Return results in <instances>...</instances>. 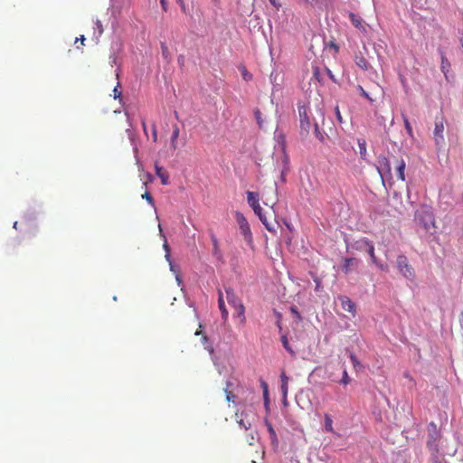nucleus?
Listing matches in <instances>:
<instances>
[{
  "label": "nucleus",
  "instance_id": "1",
  "mask_svg": "<svg viewBox=\"0 0 463 463\" xmlns=\"http://www.w3.org/2000/svg\"><path fill=\"white\" fill-rule=\"evenodd\" d=\"M414 220L426 231H429L435 225L434 214L428 205H420V208L416 210Z\"/></svg>",
  "mask_w": 463,
  "mask_h": 463
},
{
  "label": "nucleus",
  "instance_id": "2",
  "mask_svg": "<svg viewBox=\"0 0 463 463\" xmlns=\"http://www.w3.org/2000/svg\"><path fill=\"white\" fill-rule=\"evenodd\" d=\"M427 448L432 454H438L439 450V442L442 438L440 430L438 428L435 422L431 421L427 426Z\"/></svg>",
  "mask_w": 463,
  "mask_h": 463
},
{
  "label": "nucleus",
  "instance_id": "3",
  "mask_svg": "<svg viewBox=\"0 0 463 463\" xmlns=\"http://www.w3.org/2000/svg\"><path fill=\"white\" fill-rule=\"evenodd\" d=\"M235 220L239 225L241 233L242 234L244 240L248 243H251L252 242V233L250 231V224H249L247 219L245 218V216L241 213L236 212L235 213Z\"/></svg>",
  "mask_w": 463,
  "mask_h": 463
},
{
  "label": "nucleus",
  "instance_id": "4",
  "mask_svg": "<svg viewBox=\"0 0 463 463\" xmlns=\"http://www.w3.org/2000/svg\"><path fill=\"white\" fill-rule=\"evenodd\" d=\"M397 267L401 274L406 279H412L414 277V270L409 264L408 259L404 255L397 257Z\"/></svg>",
  "mask_w": 463,
  "mask_h": 463
},
{
  "label": "nucleus",
  "instance_id": "5",
  "mask_svg": "<svg viewBox=\"0 0 463 463\" xmlns=\"http://www.w3.org/2000/svg\"><path fill=\"white\" fill-rule=\"evenodd\" d=\"M298 110L300 121V128L302 130L308 133L311 127L310 117L308 115V109L305 105L298 104Z\"/></svg>",
  "mask_w": 463,
  "mask_h": 463
},
{
  "label": "nucleus",
  "instance_id": "6",
  "mask_svg": "<svg viewBox=\"0 0 463 463\" xmlns=\"http://www.w3.org/2000/svg\"><path fill=\"white\" fill-rule=\"evenodd\" d=\"M377 171L382 179L391 177L392 166L389 160L385 156H379L377 160Z\"/></svg>",
  "mask_w": 463,
  "mask_h": 463
},
{
  "label": "nucleus",
  "instance_id": "7",
  "mask_svg": "<svg viewBox=\"0 0 463 463\" xmlns=\"http://www.w3.org/2000/svg\"><path fill=\"white\" fill-rule=\"evenodd\" d=\"M361 264V260L357 258H345L343 260L341 269L345 274L356 270Z\"/></svg>",
  "mask_w": 463,
  "mask_h": 463
},
{
  "label": "nucleus",
  "instance_id": "8",
  "mask_svg": "<svg viewBox=\"0 0 463 463\" xmlns=\"http://www.w3.org/2000/svg\"><path fill=\"white\" fill-rule=\"evenodd\" d=\"M443 131H444L443 118L442 117L440 118H436L435 128H434V138H435V143L437 146L442 144L444 141Z\"/></svg>",
  "mask_w": 463,
  "mask_h": 463
},
{
  "label": "nucleus",
  "instance_id": "9",
  "mask_svg": "<svg viewBox=\"0 0 463 463\" xmlns=\"http://www.w3.org/2000/svg\"><path fill=\"white\" fill-rule=\"evenodd\" d=\"M339 300L341 302L342 308L354 317L356 313L355 304L345 296L339 297Z\"/></svg>",
  "mask_w": 463,
  "mask_h": 463
},
{
  "label": "nucleus",
  "instance_id": "10",
  "mask_svg": "<svg viewBox=\"0 0 463 463\" xmlns=\"http://www.w3.org/2000/svg\"><path fill=\"white\" fill-rule=\"evenodd\" d=\"M156 175L160 178L161 184L163 185H167L169 184V175L164 167L156 165Z\"/></svg>",
  "mask_w": 463,
  "mask_h": 463
},
{
  "label": "nucleus",
  "instance_id": "11",
  "mask_svg": "<svg viewBox=\"0 0 463 463\" xmlns=\"http://www.w3.org/2000/svg\"><path fill=\"white\" fill-rule=\"evenodd\" d=\"M226 294H227V301L232 307H235L238 305L242 304L241 298L235 295L232 288H227Z\"/></svg>",
  "mask_w": 463,
  "mask_h": 463
},
{
  "label": "nucleus",
  "instance_id": "12",
  "mask_svg": "<svg viewBox=\"0 0 463 463\" xmlns=\"http://www.w3.org/2000/svg\"><path fill=\"white\" fill-rule=\"evenodd\" d=\"M247 201L251 208H256V206L260 205V196L258 193L255 192H247Z\"/></svg>",
  "mask_w": 463,
  "mask_h": 463
},
{
  "label": "nucleus",
  "instance_id": "13",
  "mask_svg": "<svg viewBox=\"0 0 463 463\" xmlns=\"http://www.w3.org/2000/svg\"><path fill=\"white\" fill-rule=\"evenodd\" d=\"M259 219L269 232L274 234L277 232L278 222L272 223L269 222L267 216L264 213Z\"/></svg>",
  "mask_w": 463,
  "mask_h": 463
},
{
  "label": "nucleus",
  "instance_id": "14",
  "mask_svg": "<svg viewBox=\"0 0 463 463\" xmlns=\"http://www.w3.org/2000/svg\"><path fill=\"white\" fill-rule=\"evenodd\" d=\"M363 242L366 245L367 247V252L371 258V260L373 264H378V259L376 258L375 256V253H374V246L373 244L372 241H368V240H364Z\"/></svg>",
  "mask_w": 463,
  "mask_h": 463
},
{
  "label": "nucleus",
  "instance_id": "15",
  "mask_svg": "<svg viewBox=\"0 0 463 463\" xmlns=\"http://www.w3.org/2000/svg\"><path fill=\"white\" fill-rule=\"evenodd\" d=\"M218 306L219 309L221 310L222 319L226 320L228 318L229 313L225 307L222 291H219Z\"/></svg>",
  "mask_w": 463,
  "mask_h": 463
},
{
  "label": "nucleus",
  "instance_id": "16",
  "mask_svg": "<svg viewBox=\"0 0 463 463\" xmlns=\"http://www.w3.org/2000/svg\"><path fill=\"white\" fill-rule=\"evenodd\" d=\"M355 64L364 71L369 70L370 63L363 55H356L354 59Z\"/></svg>",
  "mask_w": 463,
  "mask_h": 463
},
{
  "label": "nucleus",
  "instance_id": "17",
  "mask_svg": "<svg viewBox=\"0 0 463 463\" xmlns=\"http://www.w3.org/2000/svg\"><path fill=\"white\" fill-rule=\"evenodd\" d=\"M180 134V129L177 125H174L171 136V147L175 150L177 148V139Z\"/></svg>",
  "mask_w": 463,
  "mask_h": 463
},
{
  "label": "nucleus",
  "instance_id": "18",
  "mask_svg": "<svg viewBox=\"0 0 463 463\" xmlns=\"http://www.w3.org/2000/svg\"><path fill=\"white\" fill-rule=\"evenodd\" d=\"M234 310H235V314L234 316L238 317L239 318H241V322L242 325L245 324L246 322V317H245V307L243 304H241V305H238L237 307H233Z\"/></svg>",
  "mask_w": 463,
  "mask_h": 463
},
{
  "label": "nucleus",
  "instance_id": "19",
  "mask_svg": "<svg viewBox=\"0 0 463 463\" xmlns=\"http://www.w3.org/2000/svg\"><path fill=\"white\" fill-rule=\"evenodd\" d=\"M405 166H406V164L403 159H402L398 162L397 175H398V178L402 181L405 180V175H404Z\"/></svg>",
  "mask_w": 463,
  "mask_h": 463
},
{
  "label": "nucleus",
  "instance_id": "20",
  "mask_svg": "<svg viewBox=\"0 0 463 463\" xmlns=\"http://www.w3.org/2000/svg\"><path fill=\"white\" fill-rule=\"evenodd\" d=\"M325 430L327 432L335 433L334 428H333V420L331 416L327 413L325 414Z\"/></svg>",
  "mask_w": 463,
  "mask_h": 463
},
{
  "label": "nucleus",
  "instance_id": "21",
  "mask_svg": "<svg viewBox=\"0 0 463 463\" xmlns=\"http://www.w3.org/2000/svg\"><path fill=\"white\" fill-rule=\"evenodd\" d=\"M281 342H282V345H283V347L292 355L294 356L295 355V352L294 350L292 349V347L290 346L289 345V342H288V336L287 335L285 334H282L281 335Z\"/></svg>",
  "mask_w": 463,
  "mask_h": 463
},
{
  "label": "nucleus",
  "instance_id": "22",
  "mask_svg": "<svg viewBox=\"0 0 463 463\" xmlns=\"http://www.w3.org/2000/svg\"><path fill=\"white\" fill-rule=\"evenodd\" d=\"M239 70L244 80L250 81L252 80V74L247 70V68L244 65H241L239 67Z\"/></svg>",
  "mask_w": 463,
  "mask_h": 463
},
{
  "label": "nucleus",
  "instance_id": "23",
  "mask_svg": "<svg viewBox=\"0 0 463 463\" xmlns=\"http://www.w3.org/2000/svg\"><path fill=\"white\" fill-rule=\"evenodd\" d=\"M232 385V383L231 382H227L226 383V386L223 389L224 392H225V395H226V401L227 402H233L234 401V395L229 390Z\"/></svg>",
  "mask_w": 463,
  "mask_h": 463
},
{
  "label": "nucleus",
  "instance_id": "24",
  "mask_svg": "<svg viewBox=\"0 0 463 463\" xmlns=\"http://www.w3.org/2000/svg\"><path fill=\"white\" fill-rule=\"evenodd\" d=\"M338 383L343 385H347L351 383V378L349 377L345 368L343 369V376L341 379L338 378Z\"/></svg>",
  "mask_w": 463,
  "mask_h": 463
},
{
  "label": "nucleus",
  "instance_id": "25",
  "mask_svg": "<svg viewBox=\"0 0 463 463\" xmlns=\"http://www.w3.org/2000/svg\"><path fill=\"white\" fill-rule=\"evenodd\" d=\"M349 356H350V360L352 362L354 368L357 371L362 369L363 366H362L361 363L359 362L358 358L356 357V355L354 354L353 353H351Z\"/></svg>",
  "mask_w": 463,
  "mask_h": 463
},
{
  "label": "nucleus",
  "instance_id": "26",
  "mask_svg": "<svg viewBox=\"0 0 463 463\" xmlns=\"http://www.w3.org/2000/svg\"><path fill=\"white\" fill-rule=\"evenodd\" d=\"M440 67H441V71L446 75L447 72L449 71V67H450V63H449V61H448V59L444 55L441 56V66Z\"/></svg>",
  "mask_w": 463,
  "mask_h": 463
},
{
  "label": "nucleus",
  "instance_id": "27",
  "mask_svg": "<svg viewBox=\"0 0 463 463\" xmlns=\"http://www.w3.org/2000/svg\"><path fill=\"white\" fill-rule=\"evenodd\" d=\"M349 17H350V20H351L352 24H353L355 27L359 28V27H361V26H362V19H361V18L357 17V16H356L354 14H353V13H351V14H349Z\"/></svg>",
  "mask_w": 463,
  "mask_h": 463
},
{
  "label": "nucleus",
  "instance_id": "28",
  "mask_svg": "<svg viewBox=\"0 0 463 463\" xmlns=\"http://www.w3.org/2000/svg\"><path fill=\"white\" fill-rule=\"evenodd\" d=\"M254 117L256 118V121H257V124L259 125L260 128H262L263 126V118H262V114L260 112V110L259 109H256L254 110Z\"/></svg>",
  "mask_w": 463,
  "mask_h": 463
},
{
  "label": "nucleus",
  "instance_id": "29",
  "mask_svg": "<svg viewBox=\"0 0 463 463\" xmlns=\"http://www.w3.org/2000/svg\"><path fill=\"white\" fill-rule=\"evenodd\" d=\"M164 249H165V258H166V260L169 261V263H170V268H171V269L173 270V269H174V266H173V264H172V262H171L170 248H169V245H168V243H167L166 240H165Z\"/></svg>",
  "mask_w": 463,
  "mask_h": 463
},
{
  "label": "nucleus",
  "instance_id": "30",
  "mask_svg": "<svg viewBox=\"0 0 463 463\" xmlns=\"http://www.w3.org/2000/svg\"><path fill=\"white\" fill-rule=\"evenodd\" d=\"M403 121H404V127H405V129H406V132L407 134L411 137H413V132H412V128L409 122V119L404 117L403 118Z\"/></svg>",
  "mask_w": 463,
  "mask_h": 463
},
{
  "label": "nucleus",
  "instance_id": "31",
  "mask_svg": "<svg viewBox=\"0 0 463 463\" xmlns=\"http://www.w3.org/2000/svg\"><path fill=\"white\" fill-rule=\"evenodd\" d=\"M301 3L305 5H308L310 6H316L323 4L326 0H299Z\"/></svg>",
  "mask_w": 463,
  "mask_h": 463
},
{
  "label": "nucleus",
  "instance_id": "32",
  "mask_svg": "<svg viewBox=\"0 0 463 463\" xmlns=\"http://www.w3.org/2000/svg\"><path fill=\"white\" fill-rule=\"evenodd\" d=\"M142 198L145 199L151 206L155 207V200L149 192L143 194Z\"/></svg>",
  "mask_w": 463,
  "mask_h": 463
},
{
  "label": "nucleus",
  "instance_id": "33",
  "mask_svg": "<svg viewBox=\"0 0 463 463\" xmlns=\"http://www.w3.org/2000/svg\"><path fill=\"white\" fill-rule=\"evenodd\" d=\"M211 239H212V241H213V254L214 255H217L219 253V243H218V240L217 238L215 237L214 234H213L211 236Z\"/></svg>",
  "mask_w": 463,
  "mask_h": 463
},
{
  "label": "nucleus",
  "instance_id": "34",
  "mask_svg": "<svg viewBox=\"0 0 463 463\" xmlns=\"http://www.w3.org/2000/svg\"><path fill=\"white\" fill-rule=\"evenodd\" d=\"M267 428H268V431L270 435V438L273 440H277V434H276V431H275L273 426L271 425V423L267 422Z\"/></svg>",
  "mask_w": 463,
  "mask_h": 463
},
{
  "label": "nucleus",
  "instance_id": "35",
  "mask_svg": "<svg viewBox=\"0 0 463 463\" xmlns=\"http://www.w3.org/2000/svg\"><path fill=\"white\" fill-rule=\"evenodd\" d=\"M326 373V377L328 380H330L333 383H338V377L333 372H327Z\"/></svg>",
  "mask_w": 463,
  "mask_h": 463
},
{
  "label": "nucleus",
  "instance_id": "36",
  "mask_svg": "<svg viewBox=\"0 0 463 463\" xmlns=\"http://www.w3.org/2000/svg\"><path fill=\"white\" fill-rule=\"evenodd\" d=\"M275 315L277 317V326L279 327V332L281 333L282 331V326H281V318H282V316L280 313L279 312H275Z\"/></svg>",
  "mask_w": 463,
  "mask_h": 463
},
{
  "label": "nucleus",
  "instance_id": "37",
  "mask_svg": "<svg viewBox=\"0 0 463 463\" xmlns=\"http://www.w3.org/2000/svg\"><path fill=\"white\" fill-rule=\"evenodd\" d=\"M177 4L180 5V8L184 14L187 12V5L184 3V0H176Z\"/></svg>",
  "mask_w": 463,
  "mask_h": 463
},
{
  "label": "nucleus",
  "instance_id": "38",
  "mask_svg": "<svg viewBox=\"0 0 463 463\" xmlns=\"http://www.w3.org/2000/svg\"><path fill=\"white\" fill-rule=\"evenodd\" d=\"M335 114L339 123L343 122V117L341 115L340 109L338 106H335Z\"/></svg>",
  "mask_w": 463,
  "mask_h": 463
},
{
  "label": "nucleus",
  "instance_id": "39",
  "mask_svg": "<svg viewBox=\"0 0 463 463\" xmlns=\"http://www.w3.org/2000/svg\"><path fill=\"white\" fill-rule=\"evenodd\" d=\"M281 392L283 394L284 400H287L288 397V384H281Z\"/></svg>",
  "mask_w": 463,
  "mask_h": 463
},
{
  "label": "nucleus",
  "instance_id": "40",
  "mask_svg": "<svg viewBox=\"0 0 463 463\" xmlns=\"http://www.w3.org/2000/svg\"><path fill=\"white\" fill-rule=\"evenodd\" d=\"M290 311L292 314H294L296 316V317L298 318V321L302 320V317L299 314V312L298 311V308L296 307H291Z\"/></svg>",
  "mask_w": 463,
  "mask_h": 463
},
{
  "label": "nucleus",
  "instance_id": "41",
  "mask_svg": "<svg viewBox=\"0 0 463 463\" xmlns=\"http://www.w3.org/2000/svg\"><path fill=\"white\" fill-rule=\"evenodd\" d=\"M314 127H315V134H316L317 137L319 138L320 140H323L324 139V136L320 132L318 125L317 123H315Z\"/></svg>",
  "mask_w": 463,
  "mask_h": 463
},
{
  "label": "nucleus",
  "instance_id": "42",
  "mask_svg": "<svg viewBox=\"0 0 463 463\" xmlns=\"http://www.w3.org/2000/svg\"><path fill=\"white\" fill-rule=\"evenodd\" d=\"M358 89L360 90V93L363 97H364L365 99H369V100H372L371 97L369 96V94L364 90V88L362 86H358Z\"/></svg>",
  "mask_w": 463,
  "mask_h": 463
},
{
  "label": "nucleus",
  "instance_id": "43",
  "mask_svg": "<svg viewBox=\"0 0 463 463\" xmlns=\"http://www.w3.org/2000/svg\"><path fill=\"white\" fill-rule=\"evenodd\" d=\"M252 210L254 213L258 215L259 218L263 214L260 204L259 206H256V208H252Z\"/></svg>",
  "mask_w": 463,
  "mask_h": 463
},
{
  "label": "nucleus",
  "instance_id": "44",
  "mask_svg": "<svg viewBox=\"0 0 463 463\" xmlns=\"http://www.w3.org/2000/svg\"><path fill=\"white\" fill-rule=\"evenodd\" d=\"M269 1L275 7L276 10H279L281 7V3L279 0H269Z\"/></svg>",
  "mask_w": 463,
  "mask_h": 463
},
{
  "label": "nucleus",
  "instance_id": "45",
  "mask_svg": "<svg viewBox=\"0 0 463 463\" xmlns=\"http://www.w3.org/2000/svg\"><path fill=\"white\" fill-rule=\"evenodd\" d=\"M152 138H153V142H156L157 141V131H156V125L154 124L153 125V128H152Z\"/></svg>",
  "mask_w": 463,
  "mask_h": 463
},
{
  "label": "nucleus",
  "instance_id": "46",
  "mask_svg": "<svg viewBox=\"0 0 463 463\" xmlns=\"http://www.w3.org/2000/svg\"><path fill=\"white\" fill-rule=\"evenodd\" d=\"M381 270L388 271V265L383 264L378 260V264H375Z\"/></svg>",
  "mask_w": 463,
  "mask_h": 463
},
{
  "label": "nucleus",
  "instance_id": "47",
  "mask_svg": "<svg viewBox=\"0 0 463 463\" xmlns=\"http://www.w3.org/2000/svg\"><path fill=\"white\" fill-rule=\"evenodd\" d=\"M280 379H281V384H288V377L286 375L285 373H282L281 375H280Z\"/></svg>",
  "mask_w": 463,
  "mask_h": 463
},
{
  "label": "nucleus",
  "instance_id": "48",
  "mask_svg": "<svg viewBox=\"0 0 463 463\" xmlns=\"http://www.w3.org/2000/svg\"><path fill=\"white\" fill-rule=\"evenodd\" d=\"M161 49H162V53L165 57H166L167 53H168V48L167 46L165 45V43H161Z\"/></svg>",
  "mask_w": 463,
  "mask_h": 463
},
{
  "label": "nucleus",
  "instance_id": "49",
  "mask_svg": "<svg viewBox=\"0 0 463 463\" xmlns=\"http://www.w3.org/2000/svg\"><path fill=\"white\" fill-rule=\"evenodd\" d=\"M95 24H96L97 29L99 30V34H101L103 33V27H102L101 22L99 20H97Z\"/></svg>",
  "mask_w": 463,
  "mask_h": 463
},
{
  "label": "nucleus",
  "instance_id": "50",
  "mask_svg": "<svg viewBox=\"0 0 463 463\" xmlns=\"http://www.w3.org/2000/svg\"><path fill=\"white\" fill-rule=\"evenodd\" d=\"M113 93H114V98L115 99L120 97L121 92L118 90V86L115 87V89L113 90Z\"/></svg>",
  "mask_w": 463,
  "mask_h": 463
},
{
  "label": "nucleus",
  "instance_id": "51",
  "mask_svg": "<svg viewBox=\"0 0 463 463\" xmlns=\"http://www.w3.org/2000/svg\"><path fill=\"white\" fill-rule=\"evenodd\" d=\"M141 123H142V128H143L144 134L147 137L148 134H147V129H146V125L145 119H143Z\"/></svg>",
  "mask_w": 463,
  "mask_h": 463
},
{
  "label": "nucleus",
  "instance_id": "52",
  "mask_svg": "<svg viewBox=\"0 0 463 463\" xmlns=\"http://www.w3.org/2000/svg\"><path fill=\"white\" fill-rule=\"evenodd\" d=\"M160 4H161V6H162V9L164 11H166L167 10V4H166V0H160Z\"/></svg>",
  "mask_w": 463,
  "mask_h": 463
},
{
  "label": "nucleus",
  "instance_id": "53",
  "mask_svg": "<svg viewBox=\"0 0 463 463\" xmlns=\"http://www.w3.org/2000/svg\"><path fill=\"white\" fill-rule=\"evenodd\" d=\"M359 147L361 149V154H363L364 152H365V142L363 141V143L359 142Z\"/></svg>",
  "mask_w": 463,
  "mask_h": 463
},
{
  "label": "nucleus",
  "instance_id": "54",
  "mask_svg": "<svg viewBox=\"0 0 463 463\" xmlns=\"http://www.w3.org/2000/svg\"><path fill=\"white\" fill-rule=\"evenodd\" d=\"M260 385H261V387L263 389V392L265 390L269 389L268 383L265 381H263V380H260Z\"/></svg>",
  "mask_w": 463,
  "mask_h": 463
},
{
  "label": "nucleus",
  "instance_id": "55",
  "mask_svg": "<svg viewBox=\"0 0 463 463\" xmlns=\"http://www.w3.org/2000/svg\"><path fill=\"white\" fill-rule=\"evenodd\" d=\"M127 132L128 134V137H129L131 143L134 145V135H133V133L129 129H128Z\"/></svg>",
  "mask_w": 463,
  "mask_h": 463
},
{
  "label": "nucleus",
  "instance_id": "56",
  "mask_svg": "<svg viewBox=\"0 0 463 463\" xmlns=\"http://www.w3.org/2000/svg\"><path fill=\"white\" fill-rule=\"evenodd\" d=\"M239 423H240V425H241V427H243L245 430H248V429L250 428V424H249V425H246V424H245V422H244L242 420H240V421H239Z\"/></svg>",
  "mask_w": 463,
  "mask_h": 463
},
{
  "label": "nucleus",
  "instance_id": "57",
  "mask_svg": "<svg viewBox=\"0 0 463 463\" xmlns=\"http://www.w3.org/2000/svg\"><path fill=\"white\" fill-rule=\"evenodd\" d=\"M81 42V44H83V42L85 41V38L83 35L80 36V38H76V41H75V43H77V42Z\"/></svg>",
  "mask_w": 463,
  "mask_h": 463
},
{
  "label": "nucleus",
  "instance_id": "58",
  "mask_svg": "<svg viewBox=\"0 0 463 463\" xmlns=\"http://www.w3.org/2000/svg\"><path fill=\"white\" fill-rule=\"evenodd\" d=\"M81 42V44H83V42L85 41V38L83 35L80 36V38H76V41H75V43H77V42Z\"/></svg>",
  "mask_w": 463,
  "mask_h": 463
},
{
  "label": "nucleus",
  "instance_id": "59",
  "mask_svg": "<svg viewBox=\"0 0 463 463\" xmlns=\"http://www.w3.org/2000/svg\"><path fill=\"white\" fill-rule=\"evenodd\" d=\"M263 395H264L265 400L267 401V400H268V397H269V389H267V390H265V391L263 392Z\"/></svg>",
  "mask_w": 463,
  "mask_h": 463
},
{
  "label": "nucleus",
  "instance_id": "60",
  "mask_svg": "<svg viewBox=\"0 0 463 463\" xmlns=\"http://www.w3.org/2000/svg\"><path fill=\"white\" fill-rule=\"evenodd\" d=\"M208 341V337L206 335H203V342L205 344Z\"/></svg>",
  "mask_w": 463,
  "mask_h": 463
},
{
  "label": "nucleus",
  "instance_id": "61",
  "mask_svg": "<svg viewBox=\"0 0 463 463\" xmlns=\"http://www.w3.org/2000/svg\"><path fill=\"white\" fill-rule=\"evenodd\" d=\"M202 334H203V333H202V331H201V330H197V331L195 332V335H202Z\"/></svg>",
  "mask_w": 463,
  "mask_h": 463
},
{
  "label": "nucleus",
  "instance_id": "62",
  "mask_svg": "<svg viewBox=\"0 0 463 463\" xmlns=\"http://www.w3.org/2000/svg\"><path fill=\"white\" fill-rule=\"evenodd\" d=\"M205 348H206V349H208L210 352H213V348H212V346H211V345H209V346H207V347H205Z\"/></svg>",
  "mask_w": 463,
  "mask_h": 463
},
{
  "label": "nucleus",
  "instance_id": "63",
  "mask_svg": "<svg viewBox=\"0 0 463 463\" xmlns=\"http://www.w3.org/2000/svg\"><path fill=\"white\" fill-rule=\"evenodd\" d=\"M328 74H329V77H330L331 79H334V76L332 75V73H331V71H328Z\"/></svg>",
  "mask_w": 463,
  "mask_h": 463
},
{
  "label": "nucleus",
  "instance_id": "64",
  "mask_svg": "<svg viewBox=\"0 0 463 463\" xmlns=\"http://www.w3.org/2000/svg\"><path fill=\"white\" fill-rule=\"evenodd\" d=\"M460 42H461V46H462V48H463V37L461 38V41H460Z\"/></svg>",
  "mask_w": 463,
  "mask_h": 463
}]
</instances>
